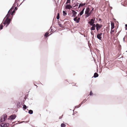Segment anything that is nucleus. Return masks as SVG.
Returning <instances> with one entry per match:
<instances>
[{
  "label": "nucleus",
  "instance_id": "c9c22d12",
  "mask_svg": "<svg viewBox=\"0 0 127 127\" xmlns=\"http://www.w3.org/2000/svg\"><path fill=\"white\" fill-rule=\"evenodd\" d=\"M80 7V6H79V7H78V8H79Z\"/></svg>",
  "mask_w": 127,
  "mask_h": 127
},
{
  "label": "nucleus",
  "instance_id": "9d476101",
  "mask_svg": "<svg viewBox=\"0 0 127 127\" xmlns=\"http://www.w3.org/2000/svg\"><path fill=\"white\" fill-rule=\"evenodd\" d=\"M95 20L93 19H91L90 21L89 22V23L91 25H93L94 24Z\"/></svg>",
  "mask_w": 127,
  "mask_h": 127
},
{
  "label": "nucleus",
  "instance_id": "f8f14e48",
  "mask_svg": "<svg viewBox=\"0 0 127 127\" xmlns=\"http://www.w3.org/2000/svg\"><path fill=\"white\" fill-rule=\"evenodd\" d=\"M72 7L69 4H67L65 6V8L68 9H70Z\"/></svg>",
  "mask_w": 127,
  "mask_h": 127
},
{
  "label": "nucleus",
  "instance_id": "393cba45",
  "mask_svg": "<svg viewBox=\"0 0 127 127\" xmlns=\"http://www.w3.org/2000/svg\"><path fill=\"white\" fill-rule=\"evenodd\" d=\"M15 13V11L14 10H13V11L11 12V15H12L13 13Z\"/></svg>",
  "mask_w": 127,
  "mask_h": 127
},
{
  "label": "nucleus",
  "instance_id": "7ed1b4c3",
  "mask_svg": "<svg viewBox=\"0 0 127 127\" xmlns=\"http://www.w3.org/2000/svg\"><path fill=\"white\" fill-rule=\"evenodd\" d=\"M10 22V19L9 18H6L5 21H4L3 24L5 25L7 24V26L9 24Z\"/></svg>",
  "mask_w": 127,
  "mask_h": 127
},
{
  "label": "nucleus",
  "instance_id": "6e6552de",
  "mask_svg": "<svg viewBox=\"0 0 127 127\" xmlns=\"http://www.w3.org/2000/svg\"><path fill=\"white\" fill-rule=\"evenodd\" d=\"M16 117V116L15 115H11L8 118L9 120H13Z\"/></svg>",
  "mask_w": 127,
  "mask_h": 127
},
{
  "label": "nucleus",
  "instance_id": "f257e3e1",
  "mask_svg": "<svg viewBox=\"0 0 127 127\" xmlns=\"http://www.w3.org/2000/svg\"><path fill=\"white\" fill-rule=\"evenodd\" d=\"M90 9L89 7L87 8L85 11V14L86 15V17H88L91 15V13H90Z\"/></svg>",
  "mask_w": 127,
  "mask_h": 127
},
{
  "label": "nucleus",
  "instance_id": "423d86ee",
  "mask_svg": "<svg viewBox=\"0 0 127 127\" xmlns=\"http://www.w3.org/2000/svg\"><path fill=\"white\" fill-rule=\"evenodd\" d=\"M9 126L8 124L2 123L0 124V127H7Z\"/></svg>",
  "mask_w": 127,
  "mask_h": 127
},
{
  "label": "nucleus",
  "instance_id": "bb28decb",
  "mask_svg": "<svg viewBox=\"0 0 127 127\" xmlns=\"http://www.w3.org/2000/svg\"><path fill=\"white\" fill-rule=\"evenodd\" d=\"M111 30V31L110 32V33H111V34H113V32H114V30Z\"/></svg>",
  "mask_w": 127,
  "mask_h": 127
},
{
  "label": "nucleus",
  "instance_id": "f03ea898",
  "mask_svg": "<svg viewBox=\"0 0 127 127\" xmlns=\"http://www.w3.org/2000/svg\"><path fill=\"white\" fill-rule=\"evenodd\" d=\"M7 116L5 114H4L1 117L0 120L1 122H3L5 121L7 118Z\"/></svg>",
  "mask_w": 127,
  "mask_h": 127
},
{
  "label": "nucleus",
  "instance_id": "473e14b6",
  "mask_svg": "<svg viewBox=\"0 0 127 127\" xmlns=\"http://www.w3.org/2000/svg\"><path fill=\"white\" fill-rule=\"evenodd\" d=\"M85 100H84L82 102V103H84V102H85Z\"/></svg>",
  "mask_w": 127,
  "mask_h": 127
},
{
  "label": "nucleus",
  "instance_id": "e433bc0d",
  "mask_svg": "<svg viewBox=\"0 0 127 127\" xmlns=\"http://www.w3.org/2000/svg\"><path fill=\"white\" fill-rule=\"evenodd\" d=\"M16 7H15V9H16Z\"/></svg>",
  "mask_w": 127,
  "mask_h": 127
},
{
  "label": "nucleus",
  "instance_id": "2f4dec72",
  "mask_svg": "<svg viewBox=\"0 0 127 127\" xmlns=\"http://www.w3.org/2000/svg\"><path fill=\"white\" fill-rule=\"evenodd\" d=\"M63 116V115H62L61 117H60L59 118V119H61L62 118V116Z\"/></svg>",
  "mask_w": 127,
  "mask_h": 127
},
{
  "label": "nucleus",
  "instance_id": "f704fd0d",
  "mask_svg": "<svg viewBox=\"0 0 127 127\" xmlns=\"http://www.w3.org/2000/svg\"><path fill=\"white\" fill-rule=\"evenodd\" d=\"M93 9H94V8H93L92 9V11H93Z\"/></svg>",
  "mask_w": 127,
  "mask_h": 127
},
{
  "label": "nucleus",
  "instance_id": "9b49d317",
  "mask_svg": "<svg viewBox=\"0 0 127 127\" xmlns=\"http://www.w3.org/2000/svg\"><path fill=\"white\" fill-rule=\"evenodd\" d=\"M102 35V33H100L99 34H98L97 35V38L100 40H101V39L102 37H101V35Z\"/></svg>",
  "mask_w": 127,
  "mask_h": 127
},
{
  "label": "nucleus",
  "instance_id": "4be33fe9",
  "mask_svg": "<svg viewBox=\"0 0 127 127\" xmlns=\"http://www.w3.org/2000/svg\"><path fill=\"white\" fill-rule=\"evenodd\" d=\"M70 3V0H67V2L66 3V4H67L68 3Z\"/></svg>",
  "mask_w": 127,
  "mask_h": 127
},
{
  "label": "nucleus",
  "instance_id": "72a5a7b5",
  "mask_svg": "<svg viewBox=\"0 0 127 127\" xmlns=\"http://www.w3.org/2000/svg\"><path fill=\"white\" fill-rule=\"evenodd\" d=\"M92 10H91V11L90 12V13H91H91H92Z\"/></svg>",
  "mask_w": 127,
  "mask_h": 127
},
{
  "label": "nucleus",
  "instance_id": "7c9ffc66",
  "mask_svg": "<svg viewBox=\"0 0 127 127\" xmlns=\"http://www.w3.org/2000/svg\"><path fill=\"white\" fill-rule=\"evenodd\" d=\"M125 29L126 30H127V24L125 25Z\"/></svg>",
  "mask_w": 127,
  "mask_h": 127
},
{
  "label": "nucleus",
  "instance_id": "2eb2a0df",
  "mask_svg": "<svg viewBox=\"0 0 127 127\" xmlns=\"http://www.w3.org/2000/svg\"><path fill=\"white\" fill-rule=\"evenodd\" d=\"M49 33L50 32H46L44 35V37H47L50 35L49 34Z\"/></svg>",
  "mask_w": 127,
  "mask_h": 127
},
{
  "label": "nucleus",
  "instance_id": "dca6fc26",
  "mask_svg": "<svg viewBox=\"0 0 127 127\" xmlns=\"http://www.w3.org/2000/svg\"><path fill=\"white\" fill-rule=\"evenodd\" d=\"M111 29L112 30L114 27V25L113 23L111 22Z\"/></svg>",
  "mask_w": 127,
  "mask_h": 127
},
{
  "label": "nucleus",
  "instance_id": "4468645a",
  "mask_svg": "<svg viewBox=\"0 0 127 127\" xmlns=\"http://www.w3.org/2000/svg\"><path fill=\"white\" fill-rule=\"evenodd\" d=\"M84 9L85 8H84L83 10L80 12V13L78 15V16H80L83 14Z\"/></svg>",
  "mask_w": 127,
  "mask_h": 127
},
{
  "label": "nucleus",
  "instance_id": "412c9836",
  "mask_svg": "<svg viewBox=\"0 0 127 127\" xmlns=\"http://www.w3.org/2000/svg\"><path fill=\"white\" fill-rule=\"evenodd\" d=\"M33 113V111L32 110H30L29 111V113L30 114H32Z\"/></svg>",
  "mask_w": 127,
  "mask_h": 127
},
{
  "label": "nucleus",
  "instance_id": "c756f323",
  "mask_svg": "<svg viewBox=\"0 0 127 127\" xmlns=\"http://www.w3.org/2000/svg\"><path fill=\"white\" fill-rule=\"evenodd\" d=\"M78 3H77V4H76L73 7H75L76 6H77L78 5Z\"/></svg>",
  "mask_w": 127,
  "mask_h": 127
},
{
  "label": "nucleus",
  "instance_id": "1a4fd4ad",
  "mask_svg": "<svg viewBox=\"0 0 127 127\" xmlns=\"http://www.w3.org/2000/svg\"><path fill=\"white\" fill-rule=\"evenodd\" d=\"M72 16L73 17H76V14L77 13L74 10H72Z\"/></svg>",
  "mask_w": 127,
  "mask_h": 127
},
{
  "label": "nucleus",
  "instance_id": "ddd939ff",
  "mask_svg": "<svg viewBox=\"0 0 127 127\" xmlns=\"http://www.w3.org/2000/svg\"><path fill=\"white\" fill-rule=\"evenodd\" d=\"M92 27L91 28V30H94L95 29V27H96V25L95 24L93 25H92Z\"/></svg>",
  "mask_w": 127,
  "mask_h": 127
},
{
  "label": "nucleus",
  "instance_id": "c85d7f7f",
  "mask_svg": "<svg viewBox=\"0 0 127 127\" xmlns=\"http://www.w3.org/2000/svg\"><path fill=\"white\" fill-rule=\"evenodd\" d=\"M90 95H93V93H92V91H91L90 92Z\"/></svg>",
  "mask_w": 127,
  "mask_h": 127
},
{
  "label": "nucleus",
  "instance_id": "f3484780",
  "mask_svg": "<svg viewBox=\"0 0 127 127\" xmlns=\"http://www.w3.org/2000/svg\"><path fill=\"white\" fill-rule=\"evenodd\" d=\"M98 76V74L96 73H95L94 75V77H97Z\"/></svg>",
  "mask_w": 127,
  "mask_h": 127
},
{
  "label": "nucleus",
  "instance_id": "6ab92c4d",
  "mask_svg": "<svg viewBox=\"0 0 127 127\" xmlns=\"http://www.w3.org/2000/svg\"><path fill=\"white\" fill-rule=\"evenodd\" d=\"M66 126V125L64 123H62L61 125V127H65Z\"/></svg>",
  "mask_w": 127,
  "mask_h": 127
},
{
  "label": "nucleus",
  "instance_id": "cd10ccee",
  "mask_svg": "<svg viewBox=\"0 0 127 127\" xmlns=\"http://www.w3.org/2000/svg\"><path fill=\"white\" fill-rule=\"evenodd\" d=\"M124 4H127V0L125 1L124 2Z\"/></svg>",
  "mask_w": 127,
  "mask_h": 127
},
{
  "label": "nucleus",
  "instance_id": "0eeeda50",
  "mask_svg": "<svg viewBox=\"0 0 127 127\" xmlns=\"http://www.w3.org/2000/svg\"><path fill=\"white\" fill-rule=\"evenodd\" d=\"M12 8H11L8 11V14L6 16L7 18H9L10 15L11 14V11H12Z\"/></svg>",
  "mask_w": 127,
  "mask_h": 127
},
{
  "label": "nucleus",
  "instance_id": "a878e982",
  "mask_svg": "<svg viewBox=\"0 0 127 127\" xmlns=\"http://www.w3.org/2000/svg\"><path fill=\"white\" fill-rule=\"evenodd\" d=\"M15 13V11L14 10H13V11L11 12V15H12L13 13Z\"/></svg>",
  "mask_w": 127,
  "mask_h": 127
},
{
  "label": "nucleus",
  "instance_id": "20e7f679",
  "mask_svg": "<svg viewBox=\"0 0 127 127\" xmlns=\"http://www.w3.org/2000/svg\"><path fill=\"white\" fill-rule=\"evenodd\" d=\"M96 30L97 31H98L102 27V25H101L97 23L96 24Z\"/></svg>",
  "mask_w": 127,
  "mask_h": 127
},
{
  "label": "nucleus",
  "instance_id": "b1692460",
  "mask_svg": "<svg viewBox=\"0 0 127 127\" xmlns=\"http://www.w3.org/2000/svg\"><path fill=\"white\" fill-rule=\"evenodd\" d=\"M60 16H59V13H58L57 16V19H59Z\"/></svg>",
  "mask_w": 127,
  "mask_h": 127
},
{
  "label": "nucleus",
  "instance_id": "aec40b11",
  "mask_svg": "<svg viewBox=\"0 0 127 127\" xmlns=\"http://www.w3.org/2000/svg\"><path fill=\"white\" fill-rule=\"evenodd\" d=\"M63 15L64 16H65L67 14V13L65 11H63Z\"/></svg>",
  "mask_w": 127,
  "mask_h": 127
},
{
  "label": "nucleus",
  "instance_id": "4c0bfd02",
  "mask_svg": "<svg viewBox=\"0 0 127 127\" xmlns=\"http://www.w3.org/2000/svg\"><path fill=\"white\" fill-rule=\"evenodd\" d=\"M35 86H36V85H35Z\"/></svg>",
  "mask_w": 127,
  "mask_h": 127
},
{
  "label": "nucleus",
  "instance_id": "39448f33",
  "mask_svg": "<svg viewBox=\"0 0 127 127\" xmlns=\"http://www.w3.org/2000/svg\"><path fill=\"white\" fill-rule=\"evenodd\" d=\"M74 20L77 23H78L79 22L80 18V17H77L76 16L75 17L74 19Z\"/></svg>",
  "mask_w": 127,
  "mask_h": 127
},
{
  "label": "nucleus",
  "instance_id": "5701e85b",
  "mask_svg": "<svg viewBox=\"0 0 127 127\" xmlns=\"http://www.w3.org/2000/svg\"><path fill=\"white\" fill-rule=\"evenodd\" d=\"M23 108L25 109H26L27 108L26 106L25 105H23Z\"/></svg>",
  "mask_w": 127,
  "mask_h": 127
},
{
  "label": "nucleus",
  "instance_id": "a211bd4d",
  "mask_svg": "<svg viewBox=\"0 0 127 127\" xmlns=\"http://www.w3.org/2000/svg\"><path fill=\"white\" fill-rule=\"evenodd\" d=\"M86 4L85 3H80L79 4V6H82L85 5Z\"/></svg>",
  "mask_w": 127,
  "mask_h": 127
}]
</instances>
